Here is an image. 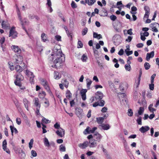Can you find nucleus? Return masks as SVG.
I'll use <instances>...</instances> for the list:
<instances>
[{
	"mask_svg": "<svg viewBox=\"0 0 159 159\" xmlns=\"http://www.w3.org/2000/svg\"><path fill=\"white\" fill-rule=\"evenodd\" d=\"M23 103L25 108L28 111H29L28 107L30 103V102L27 100V99L25 98L23 99Z\"/></svg>",
	"mask_w": 159,
	"mask_h": 159,
	"instance_id": "20",
	"label": "nucleus"
},
{
	"mask_svg": "<svg viewBox=\"0 0 159 159\" xmlns=\"http://www.w3.org/2000/svg\"><path fill=\"white\" fill-rule=\"evenodd\" d=\"M156 76V74H153L151 77V83H152L154 82V79Z\"/></svg>",
	"mask_w": 159,
	"mask_h": 159,
	"instance_id": "58",
	"label": "nucleus"
},
{
	"mask_svg": "<svg viewBox=\"0 0 159 159\" xmlns=\"http://www.w3.org/2000/svg\"><path fill=\"white\" fill-rule=\"evenodd\" d=\"M61 83L66 88H67L69 84L68 82L66 79L62 80L61 81Z\"/></svg>",
	"mask_w": 159,
	"mask_h": 159,
	"instance_id": "33",
	"label": "nucleus"
},
{
	"mask_svg": "<svg viewBox=\"0 0 159 159\" xmlns=\"http://www.w3.org/2000/svg\"><path fill=\"white\" fill-rule=\"evenodd\" d=\"M9 66V67L11 70H14V67L13 64L10 62H9L8 63Z\"/></svg>",
	"mask_w": 159,
	"mask_h": 159,
	"instance_id": "45",
	"label": "nucleus"
},
{
	"mask_svg": "<svg viewBox=\"0 0 159 159\" xmlns=\"http://www.w3.org/2000/svg\"><path fill=\"white\" fill-rule=\"evenodd\" d=\"M87 92L86 89H82L80 91V94L82 98L84 101L86 99V93Z\"/></svg>",
	"mask_w": 159,
	"mask_h": 159,
	"instance_id": "12",
	"label": "nucleus"
},
{
	"mask_svg": "<svg viewBox=\"0 0 159 159\" xmlns=\"http://www.w3.org/2000/svg\"><path fill=\"white\" fill-rule=\"evenodd\" d=\"M88 29L87 28H85L83 29L82 31V34L83 35H85L88 32Z\"/></svg>",
	"mask_w": 159,
	"mask_h": 159,
	"instance_id": "47",
	"label": "nucleus"
},
{
	"mask_svg": "<svg viewBox=\"0 0 159 159\" xmlns=\"http://www.w3.org/2000/svg\"><path fill=\"white\" fill-rule=\"evenodd\" d=\"M5 38L4 37H2L0 39V43L1 45L3 44L5 42Z\"/></svg>",
	"mask_w": 159,
	"mask_h": 159,
	"instance_id": "60",
	"label": "nucleus"
},
{
	"mask_svg": "<svg viewBox=\"0 0 159 159\" xmlns=\"http://www.w3.org/2000/svg\"><path fill=\"white\" fill-rule=\"evenodd\" d=\"M94 53L95 57L96 58H99L98 55V52L97 50H94Z\"/></svg>",
	"mask_w": 159,
	"mask_h": 159,
	"instance_id": "55",
	"label": "nucleus"
},
{
	"mask_svg": "<svg viewBox=\"0 0 159 159\" xmlns=\"http://www.w3.org/2000/svg\"><path fill=\"white\" fill-rule=\"evenodd\" d=\"M42 121L45 123H48L50 122V121L46 119L44 117H43L42 119Z\"/></svg>",
	"mask_w": 159,
	"mask_h": 159,
	"instance_id": "46",
	"label": "nucleus"
},
{
	"mask_svg": "<svg viewBox=\"0 0 159 159\" xmlns=\"http://www.w3.org/2000/svg\"><path fill=\"white\" fill-rule=\"evenodd\" d=\"M144 108L143 107H139V109L138 111V113L139 115H141L143 112Z\"/></svg>",
	"mask_w": 159,
	"mask_h": 159,
	"instance_id": "37",
	"label": "nucleus"
},
{
	"mask_svg": "<svg viewBox=\"0 0 159 159\" xmlns=\"http://www.w3.org/2000/svg\"><path fill=\"white\" fill-rule=\"evenodd\" d=\"M97 145V143L95 140L90 139L89 142L88 146L90 148L95 147Z\"/></svg>",
	"mask_w": 159,
	"mask_h": 159,
	"instance_id": "11",
	"label": "nucleus"
},
{
	"mask_svg": "<svg viewBox=\"0 0 159 159\" xmlns=\"http://www.w3.org/2000/svg\"><path fill=\"white\" fill-rule=\"evenodd\" d=\"M16 7L17 15L19 20L20 21V23L22 25L23 28L26 32V30L25 29V26L28 25L29 24V21L28 20L25 18L23 19H22L20 10L17 5H16Z\"/></svg>",
	"mask_w": 159,
	"mask_h": 159,
	"instance_id": "2",
	"label": "nucleus"
},
{
	"mask_svg": "<svg viewBox=\"0 0 159 159\" xmlns=\"http://www.w3.org/2000/svg\"><path fill=\"white\" fill-rule=\"evenodd\" d=\"M112 40L114 43L116 45H119L122 41L121 36L119 34H115L113 37Z\"/></svg>",
	"mask_w": 159,
	"mask_h": 159,
	"instance_id": "4",
	"label": "nucleus"
},
{
	"mask_svg": "<svg viewBox=\"0 0 159 159\" xmlns=\"http://www.w3.org/2000/svg\"><path fill=\"white\" fill-rule=\"evenodd\" d=\"M94 137L95 138L96 141L99 142L101 140L102 136L98 132H96L94 134Z\"/></svg>",
	"mask_w": 159,
	"mask_h": 159,
	"instance_id": "17",
	"label": "nucleus"
},
{
	"mask_svg": "<svg viewBox=\"0 0 159 159\" xmlns=\"http://www.w3.org/2000/svg\"><path fill=\"white\" fill-rule=\"evenodd\" d=\"M104 120V118L102 117H100L96 118V121L98 123L101 124H102V123L103 122Z\"/></svg>",
	"mask_w": 159,
	"mask_h": 159,
	"instance_id": "32",
	"label": "nucleus"
},
{
	"mask_svg": "<svg viewBox=\"0 0 159 159\" xmlns=\"http://www.w3.org/2000/svg\"><path fill=\"white\" fill-rule=\"evenodd\" d=\"M132 38H133L132 37L130 36H129L128 37V38L126 39L125 41L127 42H129L131 41Z\"/></svg>",
	"mask_w": 159,
	"mask_h": 159,
	"instance_id": "62",
	"label": "nucleus"
},
{
	"mask_svg": "<svg viewBox=\"0 0 159 159\" xmlns=\"http://www.w3.org/2000/svg\"><path fill=\"white\" fill-rule=\"evenodd\" d=\"M110 19L111 20L114 21L116 19V17L115 16L112 15L110 16Z\"/></svg>",
	"mask_w": 159,
	"mask_h": 159,
	"instance_id": "64",
	"label": "nucleus"
},
{
	"mask_svg": "<svg viewBox=\"0 0 159 159\" xmlns=\"http://www.w3.org/2000/svg\"><path fill=\"white\" fill-rule=\"evenodd\" d=\"M16 122L18 125H20L21 123V120L19 118H17L16 119Z\"/></svg>",
	"mask_w": 159,
	"mask_h": 159,
	"instance_id": "63",
	"label": "nucleus"
},
{
	"mask_svg": "<svg viewBox=\"0 0 159 159\" xmlns=\"http://www.w3.org/2000/svg\"><path fill=\"white\" fill-rule=\"evenodd\" d=\"M71 5V7L73 8H76L77 7L76 4L74 1L72 2Z\"/></svg>",
	"mask_w": 159,
	"mask_h": 159,
	"instance_id": "57",
	"label": "nucleus"
},
{
	"mask_svg": "<svg viewBox=\"0 0 159 159\" xmlns=\"http://www.w3.org/2000/svg\"><path fill=\"white\" fill-rule=\"evenodd\" d=\"M50 62L53 63L51 66L54 68L59 67L62 65L65 61V57L62 53L61 50L55 47L52 50V52L49 57Z\"/></svg>",
	"mask_w": 159,
	"mask_h": 159,
	"instance_id": "1",
	"label": "nucleus"
},
{
	"mask_svg": "<svg viewBox=\"0 0 159 159\" xmlns=\"http://www.w3.org/2000/svg\"><path fill=\"white\" fill-rule=\"evenodd\" d=\"M2 27L4 29H7L9 27V25L7 22L3 21L2 23Z\"/></svg>",
	"mask_w": 159,
	"mask_h": 159,
	"instance_id": "30",
	"label": "nucleus"
},
{
	"mask_svg": "<svg viewBox=\"0 0 159 159\" xmlns=\"http://www.w3.org/2000/svg\"><path fill=\"white\" fill-rule=\"evenodd\" d=\"M31 156L30 157L31 158L37 156V154L36 152L34 150H32L31 151Z\"/></svg>",
	"mask_w": 159,
	"mask_h": 159,
	"instance_id": "34",
	"label": "nucleus"
},
{
	"mask_svg": "<svg viewBox=\"0 0 159 159\" xmlns=\"http://www.w3.org/2000/svg\"><path fill=\"white\" fill-rule=\"evenodd\" d=\"M89 145V142L85 141L84 143H80L78 144V146L81 148L84 149L86 148Z\"/></svg>",
	"mask_w": 159,
	"mask_h": 159,
	"instance_id": "18",
	"label": "nucleus"
},
{
	"mask_svg": "<svg viewBox=\"0 0 159 159\" xmlns=\"http://www.w3.org/2000/svg\"><path fill=\"white\" fill-rule=\"evenodd\" d=\"M16 70L19 73L23 71V68L20 65H17L15 67Z\"/></svg>",
	"mask_w": 159,
	"mask_h": 159,
	"instance_id": "28",
	"label": "nucleus"
},
{
	"mask_svg": "<svg viewBox=\"0 0 159 159\" xmlns=\"http://www.w3.org/2000/svg\"><path fill=\"white\" fill-rule=\"evenodd\" d=\"M46 95V93L44 91H42L40 93L39 95V96L40 98H44Z\"/></svg>",
	"mask_w": 159,
	"mask_h": 159,
	"instance_id": "52",
	"label": "nucleus"
},
{
	"mask_svg": "<svg viewBox=\"0 0 159 159\" xmlns=\"http://www.w3.org/2000/svg\"><path fill=\"white\" fill-rule=\"evenodd\" d=\"M13 60L15 64H21L23 62V58L21 56L15 55Z\"/></svg>",
	"mask_w": 159,
	"mask_h": 159,
	"instance_id": "3",
	"label": "nucleus"
},
{
	"mask_svg": "<svg viewBox=\"0 0 159 159\" xmlns=\"http://www.w3.org/2000/svg\"><path fill=\"white\" fill-rule=\"evenodd\" d=\"M108 84L109 86L111 88H114V85L111 81L109 80L108 81Z\"/></svg>",
	"mask_w": 159,
	"mask_h": 159,
	"instance_id": "48",
	"label": "nucleus"
},
{
	"mask_svg": "<svg viewBox=\"0 0 159 159\" xmlns=\"http://www.w3.org/2000/svg\"><path fill=\"white\" fill-rule=\"evenodd\" d=\"M54 127L56 129H59L60 128V125L57 122L54 125Z\"/></svg>",
	"mask_w": 159,
	"mask_h": 159,
	"instance_id": "59",
	"label": "nucleus"
},
{
	"mask_svg": "<svg viewBox=\"0 0 159 159\" xmlns=\"http://www.w3.org/2000/svg\"><path fill=\"white\" fill-rule=\"evenodd\" d=\"M95 98L98 101L101 100L103 97L102 93L101 92L98 91L95 94Z\"/></svg>",
	"mask_w": 159,
	"mask_h": 159,
	"instance_id": "8",
	"label": "nucleus"
},
{
	"mask_svg": "<svg viewBox=\"0 0 159 159\" xmlns=\"http://www.w3.org/2000/svg\"><path fill=\"white\" fill-rule=\"evenodd\" d=\"M43 142L45 146L48 147L50 146V144L48 139L45 137L43 139Z\"/></svg>",
	"mask_w": 159,
	"mask_h": 159,
	"instance_id": "25",
	"label": "nucleus"
},
{
	"mask_svg": "<svg viewBox=\"0 0 159 159\" xmlns=\"http://www.w3.org/2000/svg\"><path fill=\"white\" fill-rule=\"evenodd\" d=\"M152 106H153V104H151L149 105L148 108L149 111L153 113V112L154 111H156V109L152 108Z\"/></svg>",
	"mask_w": 159,
	"mask_h": 159,
	"instance_id": "35",
	"label": "nucleus"
},
{
	"mask_svg": "<svg viewBox=\"0 0 159 159\" xmlns=\"http://www.w3.org/2000/svg\"><path fill=\"white\" fill-rule=\"evenodd\" d=\"M34 142V140L33 139H31L29 143V147L30 149H31L33 146V145Z\"/></svg>",
	"mask_w": 159,
	"mask_h": 159,
	"instance_id": "43",
	"label": "nucleus"
},
{
	"mask_svg": "<svg viewBox=\"0 0 159 159\" xmlns=\"http://www.w3.org/2000/svg\"><path fill=\"white\" fill-rule=\"evenodd\" d=\"M54 78L56 80H58L61 77V75L57 72H54Z\"/></svg>",
	"mask_w": 159,
	"mask_h": 159,
	"instance_id": "24",
	"label": "nucleus"
},
{
	"mask_svg": "<svg viewBox=\"0 0 159 159\" xmlns=\"http://www.w3.org/2000/svg\"><path fill=\"white\" fill-rule=\"evenodd\" d=\"M45 101L44 102V103L45 104L44 106L45 107H48L49 105V102L48 100H47V99H45Z\"/></svg>",
	"mask_w": 159,
	"mask_h": 159,
	"instance_id": "53",
	"label": "nucleus"
},
{
	"mask_svg": "<svg viewBox=\"0 0 159 159\" xmlns=\"http://www.w3.org/2000/svg\"><path fill=\"white\" fill-rule=\"evenodd\" d=\"M25 73L26 75L30 77V76H33V77H34V75L33 73L28 70H26L25 71Z\"/></svg>",
	"mask_w": 159,
	"mask_h": 159,
	"instance_id": "26",
	"label": "nucleus"
},
{
	"mask_svg": "<svg viewBox=\"0 0 159 159\" xmlns=\"http://www.w3.org/2000/svg\"><path fill=\"white\" fill-rule=\"evenodd\" d=\"M150 129V128L148 126H142L139 129V130L142 133H144L148 131Z\"/></svg>",
	"mask_w": 159,
	"mask_h": 159,
	"instance_id": "16",
	"label": "nucleus"
},
{
	"mask_svg": "<svg viewBox=\"0 0 159 159\" xmlns=\"http://www.w3.org/2000/svg\"><path fill=\"white\" fill-rule=\"evenodd\" d=\"M9 37H11L13 39L17 37V33L15 31V27H13L10 30Z\"/></svg>",
	"mask_w": 159,
	"mask_h": 159,
	"instance_id": "7",
	"label": "nucleus"
},
{
	"mask_svg": "<svg viewBox=\"0 0 159 159\" xmlns=\"http://www.w3.org/2000/svg\"><path fill=\"white\" fill-rule=\"evenodd\" d=\"M133 112L132 109H129L128 110L127 114L128 116H132L133 115Z\"/></svg>",
	"mask_w": 159,
	"mask_h": 159,
	"instance_id": "42",
	"label": "nucleus"
},
{
	"mask_svg": "<svg viewBox=\"0 0 159 159\" xmlns=\"http://www.w3.org/2000/svg\"><path fill=\"white\" fill-rule=\"evenodd\" d=\"M75 113L77 116L80 118L83 115V110L80 108H77L75 109Z\"/></svg>",
	"mask_w": 159,
	"mask_h": 159,
	"instance_id": "14",
	"label": "nucleus"
},
{
	"mask_svg": "<svg viewBox=\"0 0 159 159\" xmlns=\"http://www.w3.org/2000/svg\"><path fill=\"white\" fill-rule=\"evenodd\" d=\"M7 142L6 140H4L2 143V148L6 152L10 154V151L9 149L7 148Z\"/></svg>",
	"mask_w": 159,
	"mask_h": 159,
	"instance_id": "13",
	"label": "nucleus"
},
{
	"mask_svg": "<svg viewBox=\"0 0 159 159\" xmlns=\"http://www.w3.org/2000/svg\"><path fill=\"white\" fill-rule=\"evenodd\" d=\"M87 59V57L86 55H85V54H83L81 58V60L83 61V62H86V60Z\"/></svg>",
	"mask_w": 159,
	"mask_h": 159,
	"instance_id": "39",
	"label": "nucleus"
},
{
	"mask_svg": "<svg viewBox=\"0 0 159 159\" xmlns=\"http://www.w3.org/2000/svg\"><path fill=\"white\" fill-rule=\"evenodd\" d=\"M11 48L12 50L15 52L20 53L21 51L19 47L16 45H13L11 46Z\"/></svg>",
	"mask_w": 159,
	"mask_h": 159,
	"instance_id": "15",
	"label": "nucleus"
},
{
	"mask_svg": "<svg viewBox=\"0 0 159 159\" xmlns=\"http://www.w3.org/2000/svg\"><path fill=\"white\" fill-rule=\"evenodd\" d=\"M34 105L36 107L39 108L40 107V104L39 103V99L38 98H36L34 99Z\"/></svg>",
	"mask_w": 159,
	"mask_h": 159,
	"instance_id": "21",
	"label": "nucleus"
},
{
	"mask_svg": "<svg viewBox=\"0 0 159 159\" xmlns=\"http://www.w3.org/2000/svg\"><path fill=\"white\" fill-rule=\"evenodd\" d=\"M105 104V102L103 100H101L100 102H99V106L101 107H103Z\"/></svg>",
	"mask_w": 159,
	"mask_h": 159,
	"instance_id": "56",
	"label": "nucleus"
},
{
	"mask_svg": "<svg viewBox=\"0 0 159 159\" xmlns=\"http://www.w3.org/2000/svg\"><path fill=\"white\" fill-rule=\"evenodd\" d=\"M144 66L145 69L146 70L149 69L150 67V65L149 63L148 62H145V63Z\"/></svg>",
	"mask_w": 159,
	"mask_h": 159,
	"instance_id": "44",
	"label": "nucleus"
},
{
	"mask_svg": "<svg viewBox=\"0 0 159 159\" xmlns=\"http://www.w3.org/2000/svg\"><path fill=\"white\" fill-rule=\"evenodd\" d=\"M66 98L70 100L72 97V94L69 90H68L66 91Z\"/></svg>",
	"mask_w": 159,
	"mask_h": 159,
	"instance_id": "31",
	"label": "nucleus"
},
{
	"mask_svg": "<svg viewBox=\"0 0 159 159\" xmlns=\"http://www.w3.org/2000/svg\"><path fill=\"white\" fill-rule=\"evenodd\" d=\"M56 133L58 136L61 137H63L65 135V130L62 128H60L57 131Z\"/></svg>",
	"mask_w": 159,
	"mask_h": 159,
	"instance_id": "9",
	"label": "nucleus"
},
{
	"mask_svg": "<svg viewBox=\"0 0 159 159\" xmlns=\"http://www.w3.org/2000/svg\"><path fill=\"white\" fill-rule=\"evenodd\" d=\"M136 121L139 125H142V118L141 116H139L137 119Z\"/></svg>",
	"mask_w": 159,
	"mask_h": 159,
	"instance_id": "50",
	"label": "nucleus"
},
{
	"mask_svg": "<svg viewBox=\"0 0 159 159\" xmlns=\"http://www.w3.org/2000/svg\"><path fill=\"white\" fill-rule=\"evenodd\" d=\"M40 83L43 86L45 89L49 93H51V91L49 86L47 80L43 79H40Z\"/></svg>",
	"mask_w": 159,
	"mask_h": 159,
	"instance_id": "5",
	"label": "nucleus"
},
{
	"mask_svg": "<svg viewBox=\"0 0 159 159\" xmlns=\"http://www.w3.org/2000/svg\"><path fill=\"white\" fill-rule=\"evenodd\" d=\"M16 76V80L18 81H22L24 79L23 76L20 74L17 75Z\"/></svg>",
	"mask_w": 159,
	"mask_h": 159,
	"instance_id": "22",
	"label": "nucleus"
},
{
	"mask_svg": "<svg viewBox=\"0 0 159 159\" xmlns=\"http://www.w3.org/2000/svg\"><path fill=\"white\" fill-rule=\"evenodd\" d=\"M99 127H101L104 130H107L110 128V126L108 124H102L99 125Z\"/></svg>",
	"mask_w": 159,
	"mask_h": 159,
	"instance_id": "23",
	"label": "nucleus"
},
{
	"mask_svg": "<svg viewBox=\"0 0 159 159\" xmlns=\"http://www.w3.org/2000/svg\"><path fill=\"white\" fill-rule=\"evenodd\" d=\"M87 85L88 88H89L91 84L92 81L89 79H87L86 80Z\"/></svg>",
	"mask_w": 159,
	"mask_h": 159,
	"instance_id": "41",
	"label": "nucleus"
},
{
	"mask_svg": "<svg viewBox=\"0 0 159 159\" xmlns=\"http://www.w3.org/2000/svg\"><path fill=\"white\" fill-rule=\"evenodd\" d=\"M129 48H127L125 50V52L128 56L132 54L133 52L132 51H129Z\"/></svg>",
	"mask_w": 159,
	"mask_h": 159,
	"instance_id": "36",
	"label": "nucleus"
},
{
	"mask_svg": "<svg viewBox=\"0 0 159 159\" xmlns=\"http://www.w3.org/2000/svg\"><path fill=\"white\" fill-rule=\"evenodd\" d=\"M10 129L11 130V134L12 135H13V133L14 132L15 133V134H17L18 133V131L17 129L16 128H15L14 126L11 125L10 126Z\"/></svg>",
	"mask_w": 159,
	"mask_h": 159,
	"instance_id": "27",
	"label": "nucleus"
},
{
	"mask_svg": "<svg viewBox=\"0 0 159 159\" xmlns=\"http://www.w3.org/2000/svg\"><path fill=\"white\" fill-rule=\"evenodd\" d=\"M144 9L145 11V13L144 18V19H148V18L150 14V9L148 6H146L145 7Z\"/></svg>",
	"mask_w": 159,
	"mask_h": 159,
	"instance_id": "10",
	"label": "nucleus"
},
{
	"mask_svg": "<svg viewBox=\"0 0 159 159\" xmlns=\"http://www.w3.org/2000/svg\"><path fill=\"white\" fill-rule=\"evenodd\" d=\"M41 37L42 41L44 42H46L48 40L47 35L44 33H43L42 34Z\"/></svg>",
	"mask_w": 159,
	"mask_h": 159,
	"instance_id": "29",
	"label": "nucleus"
},
{
	"mask_svg": "<svg viewBox=\"0 0 159 159\" xmlns=\"http://www.w3.org/2000/svg\"><path fill=\"white\" fill-rule=\"evenodd\" d=\"M97 127H94L93 128H92V129H91L90 128L89 132V133H93L95 131V130L97 129Z\"/></svg>",
	"mask_w": 159,
	"mask_h": 159,
	"instance_id": "54",
	"label": "nucleus"
},
{
	"mask_svg": "<svg viewBox=\"0 0 159 159\" xmlns=\"http://www.w3.org/2000/svg\"><path fill=\"white\" fill-rule=\"evenodd\" d=\"M125 68L127 71H129L131 70V66L130 65L126 64L125 66Z\"/></svg>",
	"mask_w": 159,
	"mask_h": 159,
	"instance_id": "49",
	"label": "nucleus"
},
{
	"mask_svg": "<svg viewBox=\"0 0 159 159\" xmlns=\"http://www.w3.org/2000/svg\"><path fill=\"white\" fill-rule=\"evenodd\" d=\"M149 89L152 90H153L154 89V84L152 83H151V84H149Z\"/></svg>",
	"mask_w": 159,
	"mask_h": 159,
	"instance_id": "61",
	"label": "nucleus"
},
{
	"mask_svg": "<svg viewBox=\"0 0 159 159\" xmlns=\"http://www.w3.org/2000/svg\"><path fill=\"white\" fill-rule=\"evenodd\" d=\"M59 150L61 152H65L66 151V148L65 146L63 144H61L60 146Z\"/></svg>",
	"mask_w": 159,
	"mask_h": 159,
	"instance_id": "40",
	"label": "nucleus"
},
{
	"mask_svg": "<svg viewBox=\"0 0 159 159\" xmlns=\"http://www.w3.org/2000/svg\"><path fill=\"white\" fill-rule=\"evenodd\" d=\"M89 129L90 127H87L86 129L84 131V134H90L89 133Z\"/></svg>",
	"mask_w": 159,
	"mask_h": 159,
	"instance_id": "51",
	"label": "nucleus"
},
{
	"mask_svg": "<svg viewBox=\"0 0 159 159\" xmlns=\"http://www.w3.org/2000/svg\"><path fill=\"white\" fill-rule=\"evenodd\" d=\"M150 27L152 29V31L155 32L158 31V29H159V24L157 23H154L150 25Z\"/></svg>",
	"mask_w": 159,
	"mask_h": 159,
	"instance_id": "6",
	"label": "nucleus"
},
{
	"mask_svg": "<svg viewBox=\"0 0 159 159\" xmlns=\"http://www.w3.org/2000/svg\"><path fill=\"white\" fill-rule=\"evenodd\" d=\"M154 52L152 51L150 53H147L146 55V60L147 61L149 60L151 58H152L154 56Z\"/></svg>",
	"mask_w": 159,
	"mask_h": 159,
	"instance_id": "19",
	"label": "nucleus"
},
{
	"mask_svg": "<svg viewBox=\"0 0 159 159\" xmlns=\"http://www.w3.org/2000/svg\"><path fill=\"white\" fill-rule=\"evenodd\" d=\"M142 74V70L141 69L139 70V77L138 78V85H137V87H138V85L140 83V78Z\"/></svg>",
	"mask_w": 159,
	"mask_h": 159,
	"instance_id": "38",
	"label": "nucleus"
}]
</instances>
